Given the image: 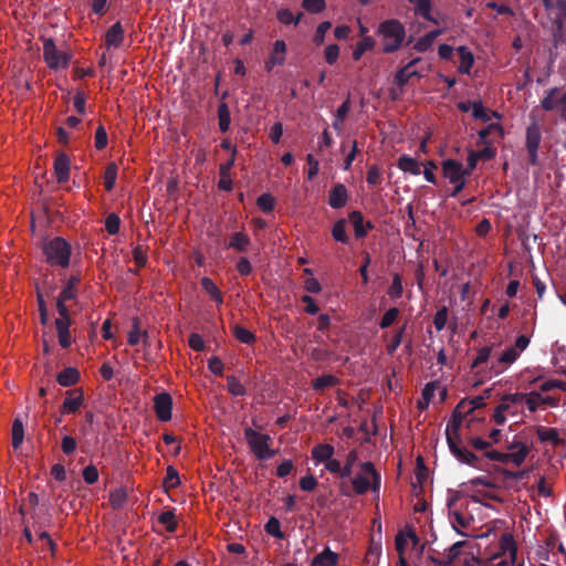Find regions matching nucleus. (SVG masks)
I'll list each match as a JSON object with an SVG mask.
<instances>
[{"label": "nucleus", "mask_w": 566, "mask_h": 566, "mask_svg": "<svg viewBox=\"0 0 566 566\" xmlns=\"http://www.w3.org/2000/svg\"><path fill=\"white\" fill-rule=\"evenodd\" d=\"M410 3L416 6V14L422 18L424 21L430 22L434 25L431 30H428L422 35H441L443 29L440 27L438 21L439 13L434 12L431 7V0H408Z\"/></svg>", "instance_id": "423d86ee"}, {"label": "nucleus", "mask_w": 566, "mask_h": 566, "mask_svg": "<svg viewBox=\"0 0 566 566\" xmlns=\"http://www.w3.org/2000/svg\"><path fill=\"white\" fill-rule=\"evenodd\" d=\"M127 501V493L123 489H117L109 494V503L113 509H120Z\"/></svg>", "instance_id": "864d4df0"}, {"label": "nucleus", "mask_w": 566, "mask_h": 566, "mask_svg": "<svg viewBox=\"0 0 566 566\" xmlns=\"http://www.w3.org/2000/svg\"><path fill=\"white\" fill-rule=\"evenodd\" d=\"M379 35H405V30L402 24L397 20H387L379 24L378 28Z\"/></svg>", "instance_id": "a878e982"}, {"label": "nucleus", "mask_w": 566, "mask_h": 566, "mask_svg": "<svg viewBox=\"0 0 566 566\" xmlns=\"http://www.w3.org/2000/svg\"><path fill=\"white\" fill-rule=\"evenodd\" d=\"M233 335L243 344H252L255 342V335L241 325L233 326Z\"/></svg>", "instance_id": "8fccbe9b"}, {"label": "nucleus", "mask_w": 566, "mask_h": 566, "mask_svg": "<svg viewBox=\"0 0 566 566\" xmlns=\"http://www.w3.org/2000/svg\"><path fill=\"white\" fill-rule=\"evenodd\" d=\"M339 382V379L334 375H323L312 381V388L315 391H322L327 387H334Z\"/></svg>", "instance_id": "e433bc0d"}, {"label": "nucleus", "mask_w": 566, "mask_h": 566, "mask_svg": "<svg viewBox=\"0 0 566 566\" xmlns=\"http://www.w3.org/2000/svg\"><path fill=\"white\" fill-rule=\"evenodd\" d=\"M85 401L82 388L69 389L65 391V398L61 405V413H76L83 407Z\"/></svg>", "instance_id": "1a4fd4ad"}, {"label": "nucleus", "mask_w": 566, "mask_h": 566, "mask_svg": "<svg viewBox=\"0 0 566 566\" xmlns=\"http://www.w3.org/2000/svg\"><path fill=\"white\" fill-rule=\"evenodd\" d=\"M465 544H467V542H464V541H460V542L452 544L449 547V549L446 554V557L442 560L436 559L433 557H430V559L436 564L450 566L458 558V556L460 555L461 547H463Z\"/></svg>", "instance_id": "bb28decb"}, {"label": "nucleus", "mask_w": 566, "mask_h": 566, "mask_svg": "<svg viewBox=\"0 0 566 566\" xmlns=\"http://www.w3.org/2000/svg\"><path fill=\"white\" fill-rule=\"evenodd\" d=\"M286 44L283 40H277L273 44L272 52L265 62V70L271 72L275 65H282L285 61Z\"/></svg>", "instance_id": "2eb2a0df"}, {"label": "nucleus", "mask_w": 566, "mask_h": 566, "mask_svg": "<svg viewBox=\"0 0 566 566\" xmlns=\"http://www.w3.org/2000/svg\"><path fill=\"white\" fill-rule=\"evenodd\" d=\"M348 192L343 184H336L329 191L328 205L334 209H340L346 206Z\"/></svg>", "instance_id": "6ab92c4d"}, {"label": "nucleus", "mask_w": 566, "mask_h": 566, "mask_svg": "<svg viewBox=\"0 0 566 566\" xmlns=\"http://www.w3.org/2000/svg\"><path fill=\"white\" fill-rule=\"evenodd\" d=\"M402 293H403L402 279L399 273H395L392 275V282L387 291V294L389 295L390 298L396 300V298H400L402 296Z\"/></svg>", "instance_id": "a18cd8bd"}, {"label": "nucleus", "mask_w": 566, "mask_h": 566, "mask_svg": "<svg viewBox=\"0 0 566 566\" xmlns=\"http://www.w3.org/2000/svg\"><path fill=\"white\" fill-rule=\"evenodd\" d=\"M158 522L165 526L168 533L176 532L178 523L176 521L175 509L161 512L158 516Z\"/></svg>", "instance_id": "72a5a7b5"}, {"label": "nucleus", "mask_w": 566, "mask_h": 566, "mask_svg": "<svg viewBox=\"0 0 566 566\" xmlns=\"http://www.w3.org/2000/svg\"><path fill=\"white\" fill-rule=\"evenodd\" d=\"M332 237L335 241L343 244L349 243V237L346 232V220L338 219L332 228Z\"/></svg>", "instance_id": "2f4dec72"}, {"label": "nucleus", "mask_w": 566, "mask_h": 566, "mask_svg": "<svg viewBox=\"0 0 566 566\" xmlns=\"http://www.w3.org/2000/svg\"><path fill=\"white\" fill-rule=\"evenodd\" d=\"M419 63H421V59L415 57L396 72L394 77V84L396 87L391 90L392 98H398L403 94L406 85H408L412 80L410 75V67H415Z\"/></svg>", "instance_id": "6e6552de"}, {"label": "nucleus", "mask_w": 566, "mask_h": 566, "mask_svg": "<svg viewBox=\"0 0 566 566\" xmlns=\"http://www.w3.org/2000/svg\"><path fill=\"white\" fill-rule=\"evenodd\" d=\"M80 283V276L72 275L65 283L64 287L60 292L59 296L64 300H75L77 294V285Z\"/></svg>", "instance_id": "7c9ffc66"}, {"label": "nucleus", "mask_w": 566, "mask_h": 566, "mask_svg": "<svg viewBox=\"0 0 566 566\" xmlns=\"http://www.w3.org/2000/svg\"><path fill=\"white\" fill-rule=\"evenodd\" d=\"M154 408L157 418L160 421H169L171 419L172 398L168 392H160L154 397Z\"/></svg>", "instance_id": "f8f14e48"}, {"label": "nucleus", "mask_w": 566, "mask_h": 566, "mask_svg": "<svg viewBox=\"0 0 566 566\" xmlns=\"http://www.w3.org/2000/svg\"><path fill=\"white\" fill-rule=\"evenodd\" d=\"M244 438L251 451L259 460H266L274 455V451L269 448L271 442L269 434L260 433L252 428H245Z\"/></svg>", "instance_id": "20e7f679"}, {"label": "nucleus", "mask_w": 566, "mask_h": 566, "mask_svg": "<svg viewBox=\"0 0 566 566\" xmlns=\"http://www.w3.org/2000/svg\"><path fill=\"white\" fill-rule=\"evenodd\" d=\"M237 148L232 149L231 158L226 163H222L219 167V181L218 188L223 191H231L233 188V181L231 179L230 171L235 163Z\"/></svg>", "instance_id": "ddd939ff"}, {"label": "nucleus", "mask_w": 566, "mask_h": 566, "mask_svg": "<svg viewBox=\"0 0 566 566\" xmlns=\"http://www.w3.org/2000/svg\"><path fill=\"white\" fill-rule=\"evenodd\" d=\"M264 530L269 535L275 538L282 539L284 537V533L281 531V523L274 516L269 518L264 526Z\"/></svg>", "instance_id": "603ef678"}, {"label": "nucleus", "mask_w": 566, "mask_h": 566, "mask_svg": "<svg viewBox=\"0 0 566 566\" xmlns=\"http://www.w3.org/2000/svg\"><path fill=\"white\" fill-rule=\"evenodd\" d=\"M405 331H406V325L400 327V329L394 335L391 342L387 345L388 355H392L397 350V348L401 345Z\"/></svg>", "instance_id": "e2e57ef3"}, {"label": "nucleus", "mask_w": 566, "mask_h": 566, "mask_svg": "<svg viewBox=\"0 0 566 566\" xmlns=\"http://www.w3.org/2000/svg\"><path fill=\"white\" fill-rule=\"evenodd\" d=\"M494 132L499 133V135L503 136V128L500 124H489L485 128L481 129L479 132V144L488 145L490 142L488 140V137L493 134Z\"/></svg>", "instance_id": "de8ad7c7"}, {"label": "nucleus", "mask_w": 566, "mask_h": 566, "mask_svg": "<svg viewBox=\"0 0 566 566\" xmlns=\"http://www.w3.org/2000/svg\"><path fill=\"white\" fill-rule=\"evenodd\" d=\"M457 54L459 55L460 59V63L458 66L459 73L469 74L474 62L472 52L468 50L465 46L460 45L457 49Z\"/></svg>", "instance_id": "4be33fe9"}, {"label": "nucleus", "mask_w": 566, "mask_h": 566, "mask_svg": "<svg viewBox=\"0 0 566 566\" xmlns=\"http://www.w3.org/2000/svg\"><path fill=\"white\" fill-rule=\"evenodd\" d=\"M118 167L115 163H109L104 172V187L107 191H112L116 184Z\"/></svg>", "instance_id": "58836bf2"}, {"label": "nucleus", "mask_w": 566, "mask_h": 566, "mask_svg": "<svg viewBox=\"0 0 566 566\" xmlns=\"http://www.w3.org/2000/svg\"><path fill=\"white\" fill-rule=\"evenodd\" d=\"M348 220L353 224L355 237L363 239L367 235L368 231L374 229V224L370 221L364 220V216L360 211L355 210L348 214Z\"/></svg>", "instance_id": "4468645a"}, {"label": "nucleus", "mask_w": 566, "mask_h": 566, "mask_svg": "<svg viewBox=\"0 0 566 566\" xmlns=\"http://www.w3.org/2000/svg\"><path fill=\"white\" fill-rule=\"evenodd\" d=\"M442 174L450 184L460 182L469 177L464 171L462 163L455 159H446L442 161Z\"/></svg>", "instance_id": "9d476101"}, {"label": "nucleus", "mask_w": 566, "mask_h": 566, "mask_svg": "<svg viewBox=\"0 0 566 566\" xmlns=\"http://www.w3.org/2000/svg\"><path fill=\"white\" fill-rule=\"evenodd\" d=\"M448 321V307L442 306L437 311L433 316V324L438 332L442 331L446 327Z\"/></svg>", "instance_id": "052dcab7"}, {"label": "nucleus", "mask_w": 566, "mask_h": 566, "mask_svg": "<svg viewBox=\"0 0 566 566\" xmlns=\"http://www.w3.org/2000/svg\"><path fill=\"white\" fill-rule=\"evenodd\" d=\"M80 371L74 367H66L56 376V381L63 387H71L78 382Z\"/></svg>", "instance_id": "412c9836"}, {"label": "nucleus", "mask_w": 566, "mask_h": 566, "mask_svg": "<svg viewBox=\"0 0 566 566\" xmlns=\"http://www.w3.org/2000/svg\"><path fill=\"white\" fill-rule=\"evenodd\" d=\"M492 347L484 346L478 349V355L471 364V369H476L480 365L486 363L491 356Z\"/></svg>", "instance_id": "6e6d98bb"}, {"label": "nucleus", "mask_w": 566, "mask_h": 566, "mask_svg": "<svg viewBox=\"0 0 566 566\" xmlns=\"http://www.w3.org/2000/svg\"><path fill=\"white\" fill-rule=\"evenodd\" d=\"M72 54L65 50H60L52 38H46L43 42V60L48 67L54 71L69 67Z\"/></svg>", "instance_id": "7ed1b4c3"}, {"label": "nucleus", "mask_w": 566, "mask_h": 566, "mask_svg": "<svg viewBox=\"0 0 566 566\" xmlns=\"http://www.w3.org/2000/svg\"><path fill=\"white\" fill-rule=\"evenodd\" d=\"M303 17V13H298L297 15H294V13L287 9L280 10L277 13L279 21L283 24H291L295 23L297 24Z\"/></svg>", "instance_id": "13d9d810"}, {"label": "nucleus", "mask_w": 566, "mask_h": 566, "mask_svg": "<svg viewBox=\"0 0 566 566\" xmlns=\"http://www.w3.org/2000/svg\"><path fill=\"white\" fill-rule=\"evenodd\" d=\"M231 115L229 106L226 102H221L218 106V126L221 133H227L230 128Z\"/></svg>", "instance_id": "c85d7f7f"}, {"label": "nucleus", "mask_w": 566, "mask_h": 566, "mask_svg": "<svg viewBox=\"0 0 566 566\" xmlns=\"http://www.w3.org/2000/svg\"><path fill=\"white\" fill-rule=\"evenodd\" d=\"M358 460V451L356 449L350 450L345 460L344 467H342V479H347L352 476L353 467Z\"/></svg>", "instance_id": "37998d69"}, {"label": "nucleus", "mask_w": 566, "mask_h": 566, "mask_svg": "<svg viewBox=\"0 0 566 566\" xmlns=\"http://www.w3.org/2000/svg\"><path fill=\"white\" fill-rule=\"evenodd\" d=\"M535 431L541 442H552L555 447L565 443L564 440L559 438V433L556 428L537 426Z\"/></svg>", "instance_id": "aec40b11"}, {"label": "nucleus", "mask_w": 566, "mask_h": 566, "mask_svg": "<svg viewBox=\"0 0 566 566\" xmlns=\"http://www.w3.org/2000/svg\"><path fill=\"white\" fill-rule=\"evenodd\" d=\"M399 316V310L397 307H391L381 317L379 322V327L381 329L388 328Z\"/></svg>", "instance_id": "bf43d9fd"}, {"label": "nucleus", "mask_w": 566, "mask_h": 566, "mask_svg": "<svg viewBox=\"0 0 566 566\" xmlns=\"http://www.w3.org/2000/svg\"><path fill=\"white\" fill-rule=\"evenodd\" d=\"M520 354L521 353L514 346L506 348L502 353L497 361L491 365L490 370L493 371L495 375H500L504 370L503 365L513 364L518 358Z\"/></svg>", "instance_id": "f3484780"}, {"label": "nucleus", "mask_w": 566, "mask_h": 566, "mask_svg": "<svg viewBox=\"0 0 566 566\" xmlns=\"http://www.w3.org/2000/svg\"><path fill=\"white\" fill-rule=\"evenodd\" d=\"M472 116L474 119H480L484 123L491 119L488 109L483 106L481 101H475L472 103Z\"/></svg>", "instance_id": "5fc2aeb1"}, {"label": "nucleus", "mask_w": 566, "mask_h": 566, "mask_svg": "<svg viewBox=\"0 0 566 566\" xmlns=\"http://www.w3.org/2000/svg\"><path fill=\"white\" fill-rule=\"evenodd\" d=\"M397 167L403 171L409 172L413 176H418L421 174L420 163L410 157L409 155H402L398 158Z\"/></svg>", "instance_id": "5701e85b"}, {"label": "nucleus", "mask_w": 566, "mask_h": 566, "mask_svg": "<svg viewBox=\"0 0 566 566\" xmlns=\"http://www.w3.org/2000/svg\"><path fill=\"white\" fill-rule=\"evenodd\" d=\"M256 206L264 213H270L274 210L275 198L271 193H262L256 199Z\"/></svg>", "instance_id": "49530a36"}, {"label": "nucleus", "mask_w": 566, "mask_h": 566, "mask_svg": "<svg viewBox=\"0 0 566 566\" xmlns=\"http://www.w3.org/2000/svg\"><path fill=\"white\" fill-rule=\"evenodd\" d=\"M338 555L329 548H325L322 553L317 554L311 566H336Z\"/></svg>", "instance_id": "cd10ccee"}, {"label": "nucleus", "mask_w": 566, "mask_h": 566, "mask_svg": "<svg viewBox=\"0 0 566 566\" xmlns=\"http://www.w3.org/2000/svg\"><path fill=\"white\" fill-rule=\"evenodd\" d=\"M302 7L311 13H318L325 8V0H303Z\"/></svg>", "instance_id": "338daca9"}, {"label": "nucleus", "mask_w": 566, "mask_h": 566, "mask_svg": "<svg viewBox=\"0 0 566 566\" xmlns=\"http://www.w3.org/2000/svg\"><path fill=\"white\" fill-rule=\"evenodd\" d=\"M490 392L491 390L486 389L482 396H476L472 399L463 398L460 400V402L453 409L451 419L448 422L446 429L447 442L451 453L460 462L479 470L482 469L480 458L467 448L459 446V429L461 428L462 421L467 416L471 415L475 409H480L485 406V398L490 397Z\"/></svg>", "instance_id": "f257e3e1"}, {"label": "nucleus", "mask_w": 566, "mask_h": 566, "mask_svg": "<svg viewBox=\"0 0 566 566\" xmlns=\"http://www.w3.org/2000/svg\"><path fill=\"white\" fill-rule=\"evenodd\" d=\"M54 172L59 184L70 179V157L65 153H60L54 159Z\"/></svg>", "instance_id": "dca6fc26"}, {"label": "nucleus", "mask_w": 566, "mask_h": 566, "mask_svg": "<svg viewBox=\"0 0 566 566\" xmlns=\"http://www.w3.org/2000/svg\"><path fill=\"white\" fill-rule=\"evenodd\" d=\"M251 243L250 238L244 232H234L230 235L228 249H234L239 252H247Z\"/></svg>", "instance_id": "393cba45"}, {"label": "nucleus", "mask_w": 566, "mask_h": 566, "mask_svg": "<svg viewBox=\"0 0 566 566\" xmlns=\"http://www.w3.org/2000/svg\"><path fill=\"white\" fill-rule=\"evenodd\" d=\"M500 548L503 552V554H506V553L509 554V556L511 558V563L514 564L515 558H516L517 548H516V545H515V542H514L512 535L504 534L501 537Z\"/></svg>", "instance_id": "f704fd0d"}, {"label": "nucleus", "mask_w": 566, "mask_h": 566, "mask_svg": "<svg viewBox=\"0 0 566 566\" xmlns=\"http://www.w3.org/2000/svg\"><path fill=\"white\" fill-rule=\"evenodd\" d=\"M541 107L546 112H559L560 117L566 119V91L560 87L547 90L541 101Z\"/></svg>", "instance_id": "39448f33"}, {"label": "nucleus", "mask_w": 566, "mask_h": 566, "mask_svg": "<svg viewBox=\"0 0 566 566\" xmlns=\"http://www.w3.org/2000/svg\"><path fill=\"white\" fill-rule=\"evenodd\" d=\"M335 453V449L332 444H328V443H319V444H316L313 449H312V459L316 462V463H321V462H326L327 460H329Z\"/></svg>", "instance_id": "b1692460"}, {"label": "nucleus", "mask_w": 566, "mask_h": 566, "mask_svg": "<svg viewBox=\"0 0 566 566\" xmlns=\"http://www.w3.org/2000/svg\"><path fill=\"white\" fill-rule=\"evenodd\" d=\"M546 9L554 17L555 31L562 33L566 20V0H542Z\"/></svg>", "instance_id": "9b49d317"}, {"label": "nucleus", "mask_w": 566, "mask_h": 566, "mask_svg": "<svg viewBox=\"0 0 566 566\" xmlns=\"http://www.w3.org/2000/svg\"><path fill=\"white\" fill-rule=\"evenodd\" d=\"M374 45H375L374 38H363V40L356 45V48L353 51V59L355 61L360 60L363 54L366 51L371 50L374 48Z\"/></svg>", "instance_id": "09e8293b"}, {"label": "nucleus", "mask_w": 566, "mask_h": 566, "mask_svg": "<svg viewBox=\"0 0 566 566\" xmlns=\"http://www.w3.org/2000/svg\"><path fill=\"white\" fill-rule=\"evenodd\" d=\"M24 439V427L20 418H15L12 423V447L18 450Z\"/></svg>", "instance_id": "4c0bfd02"}, {"label": "nucleus", "mask_w": 566, "mask_h": 566, "mask_svg": "<svg viewBox=\"0 0 566 566\" xmlns=\"http://www.w3.org/2000/svg\"><path fill=\"white\" fill-rule=\"evenodd\" d=\"M201 287L210 295V297L218 304L223 303V296L216 283L208 276H205L200 281Z\"/></svg>", "instance_id": "c756f323"}, {"label": "nucleus", "mask_w": 566, "mask_h": 566, "mask_svg": "<svg viewBox=\"0 0 566 566\" xmlns=\"http://www.w3.org/2000/svg\"><path fill=\"white\" fill-rule=\"evenodd\" d=\"M43 254L45 255L46 263L51 266L65 269L70 265L72 247L62 237H55L44 243Z\"/></svg>", "instance_id": "f03ea898"}, {"label": "nucleus", "mask_w": 566, "mask_h": 566, "mask_svg": "<svg viewBox=\"0 0 566 566\" xmlns=\"http://www.w3.org/2000/svg\"><path fill=\"white\" fill-rule=\"evenodd\" d=\"M517 449V451L510 453L511 462L515 465H521L528 454V447L524 442H516L510 446L509 449Z\"/></svg>", "instance_id": "473e14b6"}, {"label": "nucleus", "mask_w": 566, "mask_h": 566, "mask_svg": "<svg viewBox=\"0 0 566 566\" xmlns=\"http://www.w3.org/2000/svg\"><path fill=\"white\" fill-rule=\"evenodd\" d=\"M352 485L357 495H363L370 489V481L367 476L359 474L352 480Z\"/></svg>", "instance_id": "3c124183"}, {"label": "nucleus", "mask_w": 566, "mask_h": 566, "mask_svg": "<svg viewBox=\"0 0 566 566\" xmlns=\"http://www.w3.org/2000/svg\"><path fill=\"white\" fill-rule=\"evenodd\" d=\"M120 227V219L116 213H109L105 219V229L108 234H117Z\"/></svg>", "instance_id": "4d7b16f0"}, {"label": "nucleus", "mask_w": 566, "mask_h": 566, "mask_svg": "<svg viewBox=\"0 0 566 566\" xmlns=\"http://www.w3.org/2000/svg\"><path fill=\"white\" fill-rule=\"evenodd\" d=\"M366 181L371 187L380 185V182H381V172H380L379 168L376 165L369 167V169L367 171V176H366Z\"/></svg>", "instance_id": "69168bd1"}, {"label": "nucleus", "mask_w": 566, "mask_h": 566, "mask_svg": "<svg viewBox=\"0 0 566 566\" xmlns=\"http://www.w3.org/2000/svg\"><path fill=\"white\" fill-rule=\"evenodd\" d=\"M144 336V339L146 340L148 337V333L145 331L144 333L140 332V319L138 317H134L132 321V329L128 333L127 342L130 346H135L139 343L140 336Z\"/></svg>", "instance_id": "c9c22d12"}, {"label": "nucleus", "mask_w": 566, "mask_h": 566, "mask_svg": "<svg viewBox=\"0 0 566 566\" xmlns=\"http://www.w3.org/2000/svg\"><path fill=\"white\" fill-rule=\"evenodd\" d=\"M133 259L138 268H144L147 263V253L142 245H137L133 250Z\"/></svg>", "instance_id": "774afa93"}, {"label": "nucleus", "mask_w": 566, "mask_h": 566, "mask_svg": "<svg viewBox=\"0 0 566 566\" xmlns=\"http://www.w3.org/2000/svg\"><path fill=\"white\" fill-rule=\"evenodd\" d=\"M524 395L511 394L506 395L502 398V403H500L493 412V419L496 424H504L506 421L504 412L509 409V402H518L523 399Z\"/></svg>", "instance_id": "a211bd4d"}, {"label": "nucleus", "mask_w": 566, "mask_h": 566, "mask_svg": "<svg viewBox=\"0 0 566 566\" xmlns=\"http://www.w3.org/2000/svg\"><path fill=\"white\" fill-rule=\"evenodd\" d=\"M542 140V132L538 123L534 119L526 128L525 147L531 165L538 164V148Z\"/></svg>", "instance_id": "0eeeda50"}, {"label": "nucleus", "mask_w": 566, "mask_h": 566, "mask_svg": "<svg viewBox=\"0 0 566 566\" xmlns=\"http://www.w3.org/2000/svg\"><path fill=\"white\" fill-rule=\"evenodd\" d=\"M163 484L166 490L175 489L180 484L179 473L172 465L167 467Z\"/></svg>", "instance_id": "c03bdc74"}, {"label": "nucleus", "mask_w": 566, "mask_h": 566, "mask_svg": "<svg viewBox=\"0 0 566 566\" xmlns=\"http://www.w3.org/2000/svg\"><path fill=\"white\" fill-rule=\"evenodd\" d=\"M227 390L233 396L247 395L244 385H242L240 380L233 375L227 376Z\"/></svg>", "instance_id": "79ce46f5"}, {"label": "nucleus", "mask_w": 566, "mask_h": 566, "mask_svg": "<svg viewBox=\"0 0 566 566\" xmlns=\"http://www.w3.org/2000/svg\"><path fill=\"white\" fill-rule=\"evenodd\" d=\"M77 448L76 440L71 436H64L61 441V449L65 455H71Z\"/></svg>", "instance_id": "0e129e2a"}, {"label": "nucleus", "mask_w": 566, "mask_h": 566, "mask_svg": "<svg viewBox=\"0 0 566 566\" xmlns=\"http://www.w3.org/2000/svg\"><path fill=\"white\" fill-rule=\"evenodd\" d=\"M95 148L97 150H103L108 143L107 133L103 125H99L95 132Z\"/></svg>", "instance_id": "680f3d73"}, {"label": "nucleus", "mask_w": 566, "mask_h": 566, "mask_svg": "<svg viewBox=\"0 0 566 566\" xmlns=\"http://www.w3.org/2000/svg\"><path fill=\"white\" fill-rule=\"evenodd\" d=\"M452 518H453V522H452V526L453 528L455 530V532L462 536H465V533H463L462 531H460L458 528V526L462 527V528H467L470 526L471 522L473 521V517L470 516V517H467L464 516L463 513L459 512V511H454L452 513Z\"/></svg>", "instance_id": "a19ab883"}, {"label": "nucleus", "mask_w": 566, "mask_h": 566, "mask_svg": "<svg viewBox=\"0 0 566 566\" xmlns=\"http://www.w3.org/2000/svg\"><path fill=\"white\" fill-rule=\"evenodd\" d=\"M51 514L49 505L42 504L39 509L33 510L31 514V518L33 520V524L39 525L40 527L44 525L45 521H50Z\"/></svg>", "instance_id": "ea45409f"}]
</instances>
